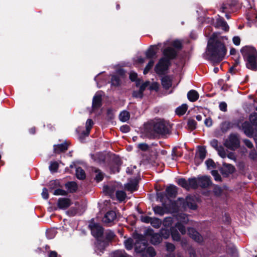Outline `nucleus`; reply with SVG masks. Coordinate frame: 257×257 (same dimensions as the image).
I'll return each instance as SVG.
<instances>
[{"mask_svg":"<svg viewBox=\"0 0 257 257\" xmlns=\"http://www.w3.org/2000/svg\"><path fill=\"white\" fill-rule=\"evenodd\" d=\"M219 107L220 110L223 112L227 111V104L225 102H220Z\"/></svg>","mask_w":257,"mask_h":257,"instance_id":"680f3d73","label":"nucleus"},{"mask_svg":"<svg viewBox=\"0 0 257 257\" xmlns=\"http://www.w3.org/2000/svg\"><path fill=\"white\" fill-rule=\"evenodd\" d=\"M245 61L246 67L252 70H257V51L256 49H240Z\"/></svg>","mask_w":257,"mask_h":257,"instance_id":"7ed1b4c3","label":"nucleus"},{"mask_svg":"<svg viewBox=\"0 0 257 257\" xmlns=\"http://www.w3.org/2000/svg\"><path fill=\"white\" fill-rule=\"evenodd\" d=\"M224 146L231 150H235L239 146V141L237 136L234 134H231L224 143Z\"/></svg>","mask_w":257,"mask_h":257,"instance_id":"9d476101","label":"nucleus"},{"mask_svg":"<svg viewBox=\"0 0 257 257\" xmlns=\"http://www.w3.org/2000/svg\"><path fill=\"white\" fill-rule=\"evenodd\" d=\"M162 223V222L161 220L155 217H152V220L150 221V223L152 225V226L156 228H159L161 226Z\"/></svg>","mask_w":257,"mask_h":257,"instance_id":"c756f323","label":"nucleus"},{"mask_svg":"<svg viewBox=\"0 0 257 257\" xmlns=\"http://www.w3.org/2000/svg\"><path fill=\"white\" fill-rule=\"evenodd\" d=\"M107 116L110 119H111L113 118L114 113L113 111L111 109H108L107 111Z\"/></svg>","mask_w":257,"mask_h":257,"instance_id":"338daca9","label":"nucleus"},{"mask_svg":"<svg viewBox=\"0 0 257 257\" xmlns=\"http://www.w3.org/2000/svg\"><path fill=\"white\" fill-rule=\"evenodd\" d=\"M211 174L214 177L215 181L219 182L221 181V177L217 170H212Z\"/></svg>","mask_w":257,"mask_h":257,"instance_id":"3c124183","label":"nucleus"},{"mask_svg":"<svg viewBox=\"0 0 257 257\" xmlns=\"http://www.w3.org/2000/svg\"><path fill=\"white\" fill-rule=\"evenodd\" d=\"M116 213L113 211L107 212L103 218L102 221L105 223H110L116 219Z\"/></svg>","mask_w":257,"mask_h":257,"instance_id":"ddd939ff","label":"nucleus"},{"mask_svg":"<svg viewBox=\"0 0 257 257\" xmlns=\"http://www.w3.org/2000/svg\"><path fill=\"white\" fill-rule=\"evenodd\" d=\"M152 220V217L148 216H141V220L144 223H149Z\"/></svg>","mask_w":257,"mask_h":257,"instance_id":"bf43d9fd","label":"nucleus"},{"mask_svg":"<svg viewBox=\"0 0 257 257\" xmlns=\"http://www.w3.org/2000/svg\"><path fill=\"white\" fill-rule=\"evenodd\" d=\"M159 234L161 235L162 238L167 239L170 236V231L168 229H161Z\"/></svg>","mask_w":257,"mask_h":257,"instance_id":"a18cd8bd","label":"nucleus"},{"mask_svg":"<svg viewBox=\"0 0 257 257\" xmlns=\"http://www.w3.org/2000/svg\"><path fill=\"white\" fill-rule=\"evenodd\" d=\"M181 154H179V153L177 151V149L176 148H173L172 152V160H176V158L181 156Z\"/></svg>","mask_w":257,"mask_h":257,"instance_id":"13d9d810","label":"nucleus"},{"mask_svg":"<svg viewBox=\"0 0 257 257\" xmlns=\"http://www.w3.org/2000/svg\"><path fill=\"white\" fill-rule=\"evenodd\" d=\"M199 186L202 188H207L210 185L211 182L210 178L207 176H202L198 178Z\"/></svg>","mask_w":257,"mask_h":257,"instance_id":"f3484780","label":"nucleus"},{"mask_svg":"<svg viewBox=\"0 0 257 257\" xmlns=\"http://www.w3.org/2000/svg\"><path fill=\"white\" fill-rule=\"evenodd\" d=\"M162 85L165 89H168L172 86L171 79L168 76L163 77L162 79Z\"/></svg>","mask_w":257,"mask_h":257,"instance_id":"b1692460","label":"nucleus"},{"mask_svg":"<svg viewBox=\"0 0 257 257\" xmlns=\"http://www.w3.org/2000/svg\"><path fill=\"white\" fill-rule=\"evenodd\" d=\"M196 122L194 119H189L188 121V126L191 130H194L196 127Z\"/></svg>","mask_w":257,"mask_h":257,"instance_id":"5fc2aeb1","label":"nucleus"},{"mask_svg":"<svg viewBox=\"0 0 257 257\" xmlns=\"http://www.w3.org/2000/svg\"><path fill=\"white\" fill-rule=\"evenodd\" d=\"M226 54V49H206L203 57L213 64L219 63Z\"/></svg>","mask_w":257,"mask_h":257,"instance_id":"20e7f679","label":"nucleus"},{"mask_svg":"<svg viewBox=\"0 0 257 257\" xmlns=\"http://www.w3.org/2000/svg\"><path fill=\"white\" fill-rule=\"evenodd\" d=\"M148 235L151 236L150 241L154 245L159 244L162 240L161 235L159 233H154L153 230H150Z\"/></svg>","mask_w":257,"mask_h":257,"instance_id":"9b49d317","label":"nucleus"},{"mask_svg":"<svg viewBox=\"0 0 257 257\" xmlns=\"http://www.w3.org/2000/svg\"><path fill=\"white\" fill-rule=\"evenodd\" d=\"M184 206H187L189 208L195 210L197 208L196 204L191 199L190 197H187L184 202Z\"/></svg>","mask_w":257,"mask_h":257,"instance_id":"a878e982","label":"nucleus"},{"mask_svg":"<svg viewBox=\"0 0 257 257\" xmlns=\"http://www.w3.org/2000/svg\"><path fill=\"white\" fill-rule=\"evenodd\" d=\"M58 168V164L56 162H51L49 166V169L51 172L57 171Z\"/></svg>","mask_w":257,"mask_h":257,"instance_id":"864d4df0","label":"nucleus"},{"mask_svg":"<svg viewBox=\"0 0 257 257\" xmlns=\"http://www.w3.org/2000/svg\"><path fill=\"white\" fill-rule=\"evenodd\" d=\"M218 154L222 158H225L226 157V154L224 148L222 146H219V147L216 150Z\"/></svg>","mask_w":257,"mask_h":257,"instance_id":"37998d69","label":"nucleus"},{"mask_svg":"<svg viewBox=\"0 0 257 257\" xmlns=\"http://www.w3.org/2000/svg\"><path fill=\"white\" fill-rule=\"evenodd\" d=\"M177 219L180 223H187L188 221V216L184 213L179 214L177 216Z\"/></svg>","mask_w":257,"mask_h":257,"instance_id":"72a5a7b5","label":"nucleus"},{"mask_svg":"<svg viewBox=\"0 0 257 257\" xmlns=\"http://www.w3.org/2000/svg\"><path fill=\"white\" fill-rule=\"evenodd\" d=\"M116 196L119 201H122L125 200L126 195L123 191H117L116 192Z\"/></svg>","mask_w":257,"mask_h":257,"instance_id":"58836bf2","label":"nucleus"},{"mask_svg":"<svg viewBox=\"0 0 257 257\" xmlns=\"http://www.w3.org/2000/svg\"><path fill=\"white\" fill-rule=\"evenodd\" d=\"M164 58L160 60L155 67V72L159 75L165 73L170 65V59L175 58L177 55L176 49H164Z\"/></svg>","mask_w":257,"mask_h":257,"instance_id":"f03ea898","label":"nucleus"},{"mask_svg":"<svg viewBox=\"0 0 257 257\" xmlns=\"http://www.w3.org/2000/svg\"><path fill=\"white\" fill-rule=\"evenodd\" d=\"M120 78L116 75H113L111 77V82L112 85L115 86H118L120 84Z\"/></svg>","mask_w":257,"mask_h":257,"instance_id":"a19ab883","label":"nucleus"},{"mask_svg":"<svg viewBox=\"0 0 257 257\" xmlns=\"http://www.w3.org/2000/svg\"><path fill=\"white\" fill-rule=\"evenodd\" d=\"M76 176L79 179H84L86 177L85 171L80 167L77 168L76 169Z\"/></svg>","mask_w":257,"mask_h":257,"instance_id":"c85d7f7f","label":"nucleus"},{"mask_svg":"<svg viewBox=\"0 0 257 257\" xmlns=\"http://www.w3.org/2000/svg\"><path fill=\"white\" fill-rule=\"evenodd\" d=\"M130 113L127 111H123L119 114V119L122 122H125L128 120L130 118Z\"/></svg>","mask_w":257,"mask_h":257,"instance_id":"2f4dec72","label":"nucleus"},{"mask_svg":"<svg viewBox=\"0 0 257 257\" xmlns=\"http://www.w3.org/2000/svg\"><path fill=\"white\" fill-rule=\"evenodd\" d=\"M187 97L190 101L194 102L198 99L199 94L196 91L191 90L188 92Z\"/></svg>","mask_w":257,"mask_h":257,"instance_id":"5701e85b","label":"nucleus"},{"mask_svg":"<svg viewBox=\"0 0 257 257\" xmlns=\"http://www.w3.org/2000/svg\"><path fill=\"white\" fill-rule=\"evenodd\" d=\"M224 40L227 38L218 37L216 33H213L208 39L207 48H225Z\"/></svg>","mask_w":257,"mask_h":257,"instance_id":"423d86ee","label":"nucleus"},{"mask_svg":"<svg viewBox=\"0 0 257 257\" xmlns=\"http://www.w3.org/2000/svg\"><path fill=\"white\" fill-rule=\"evenodd\" d=\"M167 195L169 197H175L177 193V187L174 185H170L166 189Z\"/></svg>","mask_w":257,"mask_h":257,"instance_id":"412c9836","label":"nucleus"},{"mask_svg":"<svg viewBox=\"0 0 257 257\" xmlns=\"http://www.w3.org/2000/svg\"><path fill=\"white\" fill-rule=\"evenodd\" d=\"M188 234L197 242H200L203 241L202 236L193 228H189L188 229Z\"/></svg>","mask_w":257,"mask_h":257,"instance_id":"4468645a","label":"nucleus"},{"mask_svg":"<svg viewBox=\"0 0 257 257\" xmlns=\"http://www.w3.org/2000/svg\"><path fill=\"white\" fill-rule=\"evenodd\" d=\"M71 204V201L68 198H59L57 205L58 207L61 209H65L69 207Z\"/></svg>","mask_w":257,"mask_h":257,"instance_id":"dca6fc26","label":"nucleus"},{"mask_svg":"<svg viewBox=\"0 0 257 257\" xmlns=\"http://www.w3.org/2000/svg\"><path fill=\"white\" fill-rule=\"evenodd\" d=\"M111 257H128L124 250H116L111 254Z\"/></svg>","mask_w":257,"mask_h":257,"instance_id":"e433bc0d","label":"nucleus"},{"mask_svg":"<svg viewBox=\"0 0 257 257\" xmlns=\"http://www.w3.org/2000/svg\"><path fill=\"white\" fill-rule=\"evenodd\" d=\"M171 125L164 119H158L145 126V132L149 138H155L158 135H165L170 133Z\"/></svg>","mask_w":257,"mask_h":257,"instance_id":"f257e3e1","label":"nucleus"},{"mask_svg":"<svg viewBox=\"0 0 257 257\" xmlns=\"http://www.w3.org/2000/svg\"><path fill=\"white\" fill-rule=\"evenodd\" d=\"M93 125V120L91 119H88L86 122V131H84L82 133L84 136H88L89 135Z\"/></svg>","mask_w":257,"mask_h":257,"instance_id":"393cba45","label":"nucleus"},{"mask_svg":"<svg viewBox=\"0 0 257 257\" xmlns=\"http://www.w3.org/2000/svg\"><path fill=\"white\" fill-rule=\"evenodd\" d=\"M146 55L148 59H155L157 57L156 49H148L146 53Z\"/></svg>","mask_w":257,"mask_h":257,"instance_id":"7c9ffc66","label":"nucleus"},{"mask_svg":"<svg viewBox=\"0 0 257 257\" xmlns=\"http://www.w3.org/2000/svg\"><path fill=\"white\" fill-rule=\"evenodd\" d=\"M101 95L100 93H97L93 97L92 100V108L98 109L101 105Z\"/></svg>","mask_w":257,"mask_h":257,"instance_id":"6ab92c4d","label":"nucleus"},{"mask_svg":"<svg viewBox=\"0 0 257 257\" xmlns=\"http://www.w3.org/2000/svg\"><path fill=\"white\" fill-rule=\"evenodd\" d=\"M188 108V106L186 104H183L181 106L178 107L176 109V113L178 115H183Z\"/></svg>","mask_w":257,"mask_h":257,"instance_id":"bb28decb","label":"nucleus"},{"mask_svg":"<svg viewBox=\"0 0 257 257\" xmlns=\"http://www.w3.org/2000/svg\"><path fill=\"white\" fill-rule=\"evenodd\" d=\"M215 26L216 28H221L225 31H228L229 28L227 23L220 17L216 19Z\"/></svg>","mask_w":257,"mask_h":257,"instance_id":"a211bd4d","label":"nucleus"},{"mask_svg":"<svg viewBox=\"0 0 257 257\" xmlns=\"http://www.w3.org/2000/svg\"><path fill=\"white\" fill-rule=\"evenodd\" d=\"M177 182L180 186L187 190L190 188L196 189L199 186L198 178H189L188 180L181 178L178 180Z\"/></svg>","mask_w":257,"mask_h":257,"instance_id":"0eeeda50","label":"nucleus"},{"mask_svg":"<svg viewBox=\"0 0 257 257\" xmlns=\"http://www.w3.org/2000/svg\"><path fill=\"white\" fill-rule=\"evenodd\" d=\"M211 146L216 150L219 147L217 140L214 139L210 142Z\"/></svg>","mask_w":257,"mask_h":257,"instance_id":"0e129e2a","label":"nucleus"},{"mask_svg":"<svg viewBox=\"0 0 257 257\" xmlns=\"http://www.w3.org/2000/svg\"><path fill=\"white\" fill-rule=\"evenodd\" d=\"M133 96L135 98H141L143 96V92L139 89V90L134 91L133 92Z\"/></svg>","mask_w":257,"mask_h":257,"instance_id":"6e6d98bb","label":"nucleus"},{"mask_svg":"<svg viewBox=\"0 0 257 257\" xmlns=\"http://www.w3.org/2000/svg\"><path fill=\"white\" fill-rule=\"evenodd\" d=\"M150 85V82L147 81L143 83L140 87V89L144 92L146 88Z\"/></svg>","mask_w":257,"mask_h":257,"instance_id":"e2e57ef3","label":"nucleus"},{"mask_svg":"<svg viewBox=\"0 0 257 257\" xmlns=\"http://www.w3.org/2000/svg\"><path fill=\"white\" fill-rule=\"evenodd\" d=\"M171 235L172 238L174 240L176 241H179L180 239V235L179 233L178 232V231L174 229V228H172L171 230Z\"/></svg>","mask_w":257,"mask_h":257,"instance_id":"c03bdc74","label":"nucleus"},{"mask_svg":"<svg viewBox=\"0 0 257 257\" xmlns=\"http://www.w3.org/2000/svg\"><path fill=\"white\" fill-rule=\"evenodd\" d=\"M230 55L232 56V58L234 61L233 66L230 68V71H232L234 69V67L239 64L240 55L239 52L236 51V49H230Z\"/></svg>","mask_w":257,"mask_h":257,"instance_id":"f8f14e48","label":"nucleus"},{"mask_svg":"<svg viewBox=\"0 0 257 257\" xmlns=\"http://www.w3.org/2000/svg\"><path fill=\"white\" fill-rule=\"evenodd\" d=\"M103 191L104 192H105L107 194H108L109 195H112L113 193V188L107 185L103 186Z\"/></svg>","mask_w":257,"mask_h":257,"instance_id":"09e8293b","label":"nucleus"},{"mask_svg":"<svg viewBox=\"0 0 257 257\" xmlns=\"http://www.w3.org/2000/svg\"><path fill=\"white\" fill-rule=\"evenodd\" d=\"M175 246L174 244L171 243H167L166 244L167 250L169 251H173L175 249Z\"/></svg>","mask_w":257,"mask_h":257,"instance_id":"69168bd1","label":"nucleus"},{"mask_svg":"<svg viewBox=\"0 0 257 257\" xmlns=\"http://www.w3.org/2000/svg\"><path fill=\"white\" fill-rule=\"evenodd\" d=\"M146 249V253L151 257H154L156 255V251L153 247H148Z\"/></svg>","mask_w":257,"mask_h":257,"instance_id":"8fccbe9b","label":"nucleus"},{"mask_svg":"<svg viewBox=\"0 0 257 257\" xmlns=\"http://www.w3.org/2000/svg\"><path fill=\"white\" fill-rule=\"evenodd\" d=\"M68 144L64 143L60 145L54 146V151L55 153L59 154L61 152H64L68 149Z\"/></svg>","mask_w":257,"mask_h":257,"instance_id":"4be33fe9","label":"nucleus"},{"mask_svg":"<svg viewBox=\"0 0 257 257\" xmlns=\"http://www.w3.org/2000/svg\"><path fill=\"white\" fill-rule=\"evenodd\" d=\"M104 235L105 236V238L107 241L111 240L115 236L114 232L110 230H106L105 232H104Z\"/></svg>","mask_w":257,"mask_h":257,"instance_id":"c9c22d12","label":"nucleus"},{"mask_svg":"<svg viewBox=\"0 0 257 257\" xmlns=\"http://www.w3.org/2000/svg\"><path fill=\"white\" fill-rule=\"evenodd\" d=\"M232 41L235 45L238 46L240 43V39L238 36H235L233 38Z\"/></svg>","mask_w":257,"mask_h":257,"instance_id":"774afa93","label":"nucleus"},{"mask_svg":"<svg viewBox=\"0 0 257 257\" xmlns=\"http://www.w3.org/2000/svg\"><path fill=\"white\" fill-rule=\"evenodd\" d=\"M183 41L180 39H169L163 43L150 46L149 48H181L183 45Z\"/></svg>","mask_w":257,"mask_h":257,"instance_id":"39448f33","label":"nucleus"},{"mask_svg":"<svg viewBox=\"0 0 257 257\" xmlns=\"http://www.w3.org/2000/svg\"><path fill=\"white\" fill-rule=\"evenodd\" d=\"M153 210L156 214L163 216L165 213V209L161 206H156L153 208Z\"/></svg>","mask_w":257,"mask_h":257,"instance_id":"473e14b6","label":"nucleus"},{"mask_svg":"<svg viewBox=\"0 0 257 257\" xmlns=\"http://www.w3.org/2000/svg\"><path fill=\"white\" fill-rule=\"evenodd\" d=\"M53 194L55 195H66L67 192L61 189H57L54 191Z\"/></svg>","mask_w":257,"mask_h":257,"instance_id":"4d7b16f0","label":"nucleus"},{"mask_svg":"<svg viewBox=\"0 0 257 257\" xmlns=\"http://www.w3.org/2000/svg\"><path fill=\"white\" fill-rule=\"evenodd\" d=\"M89 227L92 235L97 238L101 237L103 233L102 227L99 223L94 222L93 219L91 220Z\"/></svg>","mask_w":257,"mask_h":257,"instance_id":"1a4fd4ad","label":"nucleus"},{"mask_svg":"<svg viewBox=\"0 0 257 257\" xmlns=\"http://www.w3.org/2000/svg\"><path fill=\"white\" fill-rule=\"evenodd\" d=\"M175 227L180 231L182 234L183 235L186 233V228L185 226L183 225H182L180 222H178L176 224Z\"/></svg>","mask_w":257,"mask_h":257,"instance_id":"49530a36","label":"nucleus"},{"mask_svg":"<svg viewBox=\"0 0 257 257\" xmlns=\"http://www.w3.org/2000/svg\"><path fill=\"white\" fill-rule=\"evenodd\" d=\"M149 89L150 90H154L155 91H158L159 89V85L157 82H153L151 85L150 84Z\"/></svg>","mask_w":257,"mask_h":257,"instance_id":"052dcab7","label":"nucleus"},{"mask_svg":"<svg viewBox=\"0 0 257 257\" xmlns=\"http://www.w3.org/2000/svg\"><path fill=\"white\" fill-rule=\"evenodd\" d=\"M125 188L126 190L133 192L138 189V181L136 179H132L125 185Z\"/></svg>","mask_w":257,"mask_h":257,"instance_id":"aec40b11","label":"nucleus"},{"mask_svg":"<svg viewBox=\"0 0 257 257\" xmlns=\"http://www.w3.org/2000/svg\"><path fill=\"white\" fill-rule=\"evenodd\" d=\"M206 150L204 147H200L199 148V150L198 152L197 155L198 157L201 160H203L206 157Z\"/></svg>","mask_w":257,"mask_h":257,"instance_id":"f704fd0d","label":"nucleus"},{"mask_svg":"<svg viewBox=\"0 0 257 257\" xmlns=\"http://www.w3.org/2000/svg\"><path fill=\"white\" fill-rule=\"evenodd\" d=\"M249 120L252 125L257 126V113H251L249 116Z\"/></svg>","mask_w":257,"mask_h":257,"instance_id":"79ce46f5","label":"nucleus"},{"mask_svg":"<svg viewBox=\"0 0 257 257\" xmlns=\"http://www.w3.org/2000/svg\"><path fill=\"white\" fill-rule=\"evenodd\" d=\"M154 64V62L153 60H150L147 65L146 66L144 70V74H146L149 70L151 69Z\"/></svg>","mask_w":257,"mask_h":257,"instance_id":"603ef678","label":"nucleus"},{"mask_svg":"<svg viewBox=\"0 0 257 257\" xmlns=\"http://www.w3.org/2000/svg\"><path fill=\"white\" fill-rule=\"evenodd\" d=\"M173 223V219L171 217H166L163 221V224L165 227H169Z\"/></svg>","mask_w":257,"mask_h":257,"instance_id":"de8ad7c7","label":"nucleus"},{"mask_svg":"<svg viewBox=\"0 0 257 257\" xmlns=\"http://www.w3.org/2000/svg\"><path fill=\"white\" fill-rule=\"evenodd\" d=\"M65 186L67 190L71 193L75 192L77 189V184L74 182H68L66 184Z\"/></svg>","mask_w":257,"mask_h":257,"instance_id":"cd10ccee","label":"nucleus"},{"mask_svg":"<svg viewBox=\"0 0 257 257\" xmlns=\"http://www.w3.org/2000/svg\"><path fill=\"white\" fill-rule=\"evenodd\" d=\"M136 241L135 243V251L137 252L141 253L144 251L147 246V241L144 236L138 234L136 235Z\"/></svg>","mask_w":257,"mask_h":257,"instance_id":"6e6552de","label":"nucleus"},{"mask_svg":"<svg viewBox=\"0 0 257 257\" xmlns=\"http://www.w3.org/2000/svg\"><path fill=\"white\" fill-rule=\"evenodd\" d=\"M134 243V242L131 238L127 239L124 242L125 247L127 250H131L133 248Z\"/></svg>","mask_w":257,"mask_h":257,"instance_id":"ea45409f","label":"nucleus"},{"mask_svg":"<svg viewBox=\"0 0 257 257\" xmlns=\"http://www.w3.org/2000/svg\"><path fill=\"white\" fill-rule=\"evenodd\" d=\"M94 172L96 174L95 179V180L99 182L102 181L104 177L103 174L100 171V170L95 169Z\"/></svg>","mask_w":257,"mask_h":257,"instance_id":"4c0bfd02","label":"nucleus"},{"mask_svg":"<svg viewBox=\"0 0 257 257\" xmlns=\"http://www.w3.org/2000/svg\"><path fill=\"white\" fill-rule=\"evenodd\" d=\"M234 170L235 168L233 165L223 163V167L221 168V172L223 175L227 176L229 174L233 173Z\"/></svg>","mask_w":257,"mask_h":257,"instance_id":"2eb2a0df","label":"nucleus"}]
</instances>
